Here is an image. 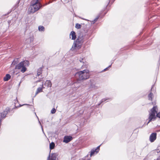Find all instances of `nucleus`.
Masks as SVG:
<instances>
[{"label":"nucleus","mask_w":160,"mask_h":160,"mask_svg":"<svg viewBox=\"0 0 160 160\" xmlns=\"http://www.w3.org/2000/svg\"><path fill=\"white\" fill-rule=\"evenodd\" d=\"M56 112V110L55 108H53L51 111V112L52 114H54Z\"/></svg>","instance_id":"nucleus-21"},{"label":"nucleus","mask_w":160,"mask_h":160,"mask_svg":"<svg viewBox=\"0 0 160 160\" xmlns=\"http://www.w3.org/2000/svg\"><path fill=\"white\" fill-rule=\"evenodd\" d=\"M15 64V62L14 61H13V62H12V64H14H14Z\"/></svg>","instance_id":"nucleus-24"},{"label":"nucleus","mask_w":160,"mask_h":160,"mask_svg":"<svg viewBox=\"0 0 160 160\" xmlns=\"http://www.w3.org/2000/svg\"><path fill=\"white\" fill-rule=\"evenodd\" d=\"M40 81H41V80H40L38 81V82H40Z\"/></svg>","instance_id":"nucleus-25"},{"label":"nucleus","mask_w":160,"mask_h":160,"mask_svg":"<svg viewBox=\"0 0 160 160\" xmlns=\"http://www.w3.org/2000/svg\"><path fill=\"white\" fill-rule=\"evenodd\" d=\"M157 116L159 118H160V112H159V113H158L157 114Z\"/></svg>","instance_id":"nucleus-22"},{"label":"nucleus","mask_w":160,"mask_h":160,"mask_svg":"<svg viewBox=\"0 0 160 160\" xmlns=\"http://www.w3.org/2000/svg\"><path fill=\"white\" fill-rule=\"evenodd\" d=\"M157 134L153 133L151 134L150 136L149 140L151 142H153L156 138Z\"/></svg>","instance_id":"nucleus-6"},{"label":"nucleus","mask_w":160,"mask_h":160,"mask_svg":"<svg viewBox=\"0 0 160 160\" xmlns=\"http://www.w3.org/2000/svg\"><path fill=\"white\" fill-rule=\"evenodd\" d=\"M83 41V35L80 34L78 38L74 42L71 50L72 51L79 49L81 47Z\"/></svg>","instance_id":"nucleus-2"},{"label":"nucleus","mask_w":160,"mask_h":160,"mask_svg":"<svg viewBox=\"0 0 160 160\" xmlns=\"http://www.w3.org/2000/svg\"><path fill=\"white\" fill-rule=\"evenodd\" d=\"M153 97V94L152 93H150L148 95V97L149 100H152Z\"/></svg>","instance_id":"nucleus-19"},{"label":"nucleus","mask_w":160,"mask_h":160,"mask_svg":"<svg viewBox=\"0 0 160 160\" xmlns=\"http://www.w3.org/2000/svg\"><path fill=\"white\" fill-rule=\"evenodd\" d=\"M56 156L55 153H52L50 157V155H49L48 158L47 160H57Z\"/></svg>","instance_id":"nucleus-9"},{"label":"nucleus","mask_w":160,"mask_h":160,"mask_svg":"<svg viewBox=\"0 0 160 160\" xmlns=\"http://www.w3.org/2000/svg\"><path fill=\"white\" fill-rule=\"evenodd\" d=\"M157 107L154 106L151 109V112L149 113V121L148 122L147 124L153 119H154L156 118L155 114L157 113Z\"/></svg>","instance_id":"nucleus-4"},{"label":"nucleus","mask_w":160,"mask_h":160,"mask_svg":"<svg viewBox=\"0 0 160 160\" xmlns=\"http://www.w3.org/2000/svg\"><path fill=\"white\" fill-rule=\"evenodd\" d=\"M36 8L32 7L31 5H30V7L28 9V13L30 14H33L36 11H37L36 10Z\"/></svg>","instance_id":"nucleus-7"},{"label":"nucleus","mask_w":160,"mask_h":160,"mask_svg":"<svg viewBox=\"0 0 160 160\" xmlns=\"http://www.w3.org/2000/svg\"><path fill=\"white\" fill-rule=\"evenodd\" d=\"M6 114V112L5 111H3L2 113L0 114V122L3 118L5 117Z\"/></svg>","instance_id":"nucleus-13"},{"label":"nucleus","mask_w":160,"mask_h":160,"mask_svg":"<svg viewBox=\"0 0 160 160\" xmlns=\"http://www.w3.org/2000/svg\"><path fill=\"white\" fill-rule=\"evenodd\" d=\"M44 85L48 87H51L52 86V83L50 80H47L44 84Z\"/></svg>","instance_id":"nucleus-11"},{"label":"nucleus","mask_w":160,"mask_h":160,"mask_svg":"<svg viewBox=\"0 0 160 160\" xmlns=\"http://www.w3.org/2000/svg\"><path fill=\"white\" fill-rule=\"evenodd\" d=\"M81 25L80 24H79L78 23H77L75 25V27L78 29H79L81 28Z\"/></svg>","instance_id":"nucleus-20"},{"label":"nucleus","mask_w":160,"mask_h":160,"mask_svg":"<svg viewBox=\"0 0 160 160\" xmlns=\"http://www.w3.org/2000/svg\"><path fill=\"white\" fill-rule=\"evenodd\" d=\"M29 65V62L28 61H24L21 62L17 65L15 67L16 69H20L21 71L22 72H24L27 70L26 67Z\"/></svg>","instance_id":"nucleus-3"},{"label":"nucleus","mask_w":160,"mask_h":160,"mask_svg":"<svg viewBox=\"0 0 160 160\" xmlns=\"http://www.w3.org/2000/svg\"><path fill=\"white\" fill-rule=\"evenodd\" d=\"M43 88H44L43 86H42V88H38L37 89V91L35 95H37L39 92H42V89Z\"/></svg>","instance_id":"nucleus-15"},{"label":"nucleus","mask_w":160,"mask_h":160,"mask_svg":"<svg viewBox=\"0 0 160 160\" xmlns=\"http://www.w3.org/2000/svg\"><path fill=\"white\" fill-rule=\"evenodd\" d=\"M70 36H71L72 39V40H74L76 38V33L74 31H72L71 32Z\"/></svg>","instance_id":"nucleus-12"},{"label":"nucleus","mask_w":160,"mask_h":160,"mask_svg":"<svg viewBox=\"0 0 160 160\" xmlns=\"http://www.w3.org/2000/svg\"><path fill=\"white\" fill-rule=\"evenodd\" d=\"M11 78V76L9 74H7L3 78V80L5 81H8Z\"/></svg>","instance_id":"nucleus-14"},{"label":"nucleus","mask_w":160,"mask_h":160,"mask_svg":"<svg viewBox=\"0 0 160 160\" xmlns=\"http://www.w3.org/2000/svg\"><path fill=\"white\" fill-rule=\"evenodd\" d=\"M99 149L98 148H96V149L94 150H92L91 152L90 153V156L93 155L94 154H96L97 152H98Z\"/></svg>","instance_id":"nucleus-10"},{"label":"nucleus","mask_w":160,"mask_h":160,"mask_svg":"<svg viewBox=\"0 0 160 160\" xmlns=\"http://www.w3.org/2000/svg\"><path fill=\"white\" fill-rule=\"evenodd\" d=\"M76 75L78 76L76 82L77 83H79V81L86 80L89 78L90 77L89 71L87 69L78 72L76 73Z\"/></svg>","instance_id":"nucleus-1"},{"label":"nucleus","mask_w":160,"mask_h":160,"mask_svg":"<svg viewBox=\"0 0 160 160\" xmlns=\"http://www.w3.org/2000/svg\"><path fill=\"white\" fill-rule=\"evenodd\" d=\"M55 147V144L53 142H52L50 144L49 147L50 150L53 149Z\"/></svg>","instance_id":"nucleus-16"},{"label":"nucleus","mask_w":160,"mask_h":160,"mask_svg":"<svg viewBox=\"0 0 160 160\" xmlns=\"http://www.w3.org/2000/svg\"><path fill=\"white\" fill-rule=\"evenodd\" d=\"M40 0H33L31 2V5L36 8V10H38L42 7L39 2Z\"/></svg>","instance_id":"nucleus-5"},{"label":"nucleus","mask_w":160,"mask_h":160,"mask_svg":"<svg viewBox=\"0 0 160 160\" xmlns=\"http://www.w3.org/2000/svg\"><path fill=\"white\" fill-rule=\"evenodd\" d=\"M97 19H98V18H96L95 19H94V21H95L94 22L97 21Z\"/></svg>","instance_id":"nucleus-23"},{"label":"nucleus","mask_w":160,"mask_h":160,"mask_svg":"<svg viewBox=\"0 0 160 160\" xmlns=\"http://www.w3.org/2000/svg\"><path fill=\"white\" fill-rule=\"evenodd\" d=\"M38 30L40 31H43L44 30V28L42 26H39L38 27Z\"/></svg>","instance_id":"nucleus-18"},{"label":"nucleus","mask_w":160,"mask_h":160,"mask_svg":"<svg viewBox=\"0 0 160 160\" xmlns=\"http://www.w3.org/2000/svg\"><path fill=\"white\" fill-rule=\"evenodd\" d=\"M42 68H39L38 69L37 71V75L38 76H39L42 73Z\"/></svg>","instance_id":"nucleus-17"},{"label":"nucleus","mask_w":160,"mask_h":160,"mask_svg":"<svg viewBox=\"0 0 160 160\" xmlns=\"http://www.w3.org/2000/svg\"><path fill=\"white\" fill-rule=\"evenodd\" d=\"M72 139V138L70 136H65L64 137L63 142L66 143H68Z\"/></svg>","instance_id":"nucleus-8"}]
</instances>
